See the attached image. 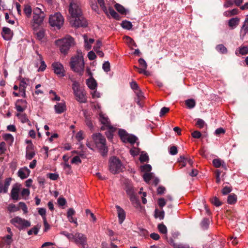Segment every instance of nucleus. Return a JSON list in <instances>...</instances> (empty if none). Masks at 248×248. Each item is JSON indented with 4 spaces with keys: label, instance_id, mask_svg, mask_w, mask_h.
I'll use <instances>...</instances> for the list:
<instances>
[{
    "label": "nucleus",
    "instance_id": "nucleus-1",
    "mask_svg": "<svg viewBox=\"0 0 248 248\" xmlns=\"http://www.w3.org/2000/svg\"><path fill=\"white\" fill-rule=\"evenodd\" d=\"M68 11L70 15L69 22L72 27L78 28L85 27L87 26V21L82 16V12L79 0H70Z\"/></svg>",
    "mask_w": 248,
    "mask_h": 248
},
{
    "label": "nucleus",
    "instance_id": "nucleus-2",
    "mask_svg": "<svg viewBox=\"0 0 248 248\" xmlns=\"http://www.w3.org/2000/svg\"><path fill=\"white\" fill-rule=\"evenodd\" d=\"M84 61L81 55H78L71 59L70 67L71 69L82 76L84 71Z\"/></svg>",
    "mask_w": 248,
    "mask_h": 248
},
{
    "label": "nucleus",
    "instance_id": "nucleus-3",
    "mask_svg": "<svg viewBox=\"0 0 248 248\" xmlns=\"http://www.w3.org/2000/svg\"><path fill=\"white\" fill-rule=\"evenodd\" d=\"M92 140L95 146L102 151V155H104L108 152L106 144V139L100 133H95L92 135Z\"/></svg>",
    "mask_w": 248,
    "mask_h": 248
},
{
    "label": "nucleus",
    "instance_id": "nucleus-4",
    "mask_svg": "<svg viewBox=\"0 0 248 248\" xmlns=\"http://www.w3.org/2000/svg\"><path fill=\"white\" fill-rule=\"evenodd\" d=\"M56 44L59 46L60 50L62 53L65 54L71 46L74 45V39L72 37L68 36L62 39L57 40Z\"/></svg>",
    "mask_w": 248,
    "mask_h": 248
},
{
    "label": "nucleus",
    "instance_id": "nucleus-5",
    "mask_svg": "<svg viewBox=\"0 0 248 248\" xmlns=\"http://www.w3.org/2000/svg\"><path fill=\"white\" fill-rule=\"evenodd\" d=\"M72 89L78 101L82 103L87 102L86 94L84 91L80 88L79 84L77 82H73Z\"/></svg>",
    "mask_w": 248,
    "mask_h": 248
},
{
    "label": "nucleus",
    "instance_id": "nucleus-6",
    "mask_svg": "<svg viewBox=\"0 0 248 248\" xmlns=\"http://www.w3.org/2000/svg\"><path fill=\"white\" fill-rule=\"evenodd\" d=\"M49 22L52 27L60 29L63 24L64 18L60 13H57L50 16Z\"/></svg>",
    "mask_w": 248,
    "mask_h": 248
},
{
    "label": "nucleus",
    "instance_id": "nucleus-7",
    "mask_svg": "<svg viewBox=\"0 0 248 248\" xmlns=\"http://www.w3.org/2000/svg\"><path fill=\"white\" fill-rule=\"evenodd\" d=\"M119 135L123 142H128L131 144L136 143L138 139L134 135L128 134L125 130L124 129H119Z\"/></svg>",
    "mask_w": 248,
    "mask_h": 248
},
{
    "label": "nucleus",
    "instance_id": "nucleus-8",
    "mask_svg": "<svg viewBox=\"0 0 248 248\" xmlns=\"http://www.w3.org/2000/svg\"><path fill=\"white\" fill-rule=\"evenodd\" d=\"M74 240L80 248H88L86 236L81 233L77 232L75 234Z\"/></svg>",
    "mask_w": 248,
    "mask_h": 248
},
{
    "label": "nucleus",
    "instance_id": "nucleus-9",
    "mask_svg": "<svg viewBox=\"0 0 248 248\" xmlns=\"http://www.w3.org/2000/svg\"><path fill=\"white\" fill-rule=\"evenodd\" d=\"M110 170H118L123 169V165L121 160L116 156L111 157L109 160Z\"/></svg>",
    "mask_w": 248,
    "mask_h": 248
},
{
    "label": "nucleus",
    "instance_id": "nucleus-10",
    "mask_svg": "<svg viewBox=\"0 0 248 248\" xmlns=\"http://www.w3.org/2000/svg\"><path fill=\"white\" fill-rule=\"evenodd\" d=\"M45 17V14H42L40 16H33L31 25L33 31H37L39 30V26L43 23Z\"/></svg>",
    "mask_w": 248,
    "mask_h": 248
},
{
    "label": "nucleus",
    "instance_id": "nucleus-11",
    "mask_svg": "<svg viewBox=\"0 0 248 248\" xmlns=\"http://www.w3.org/2000/svg\"><path fill=\"white\" fill-rule=\"evenodd\" d=\"M10 221L14 225H16V223H17L20 225V227H19L20 229H23L31 226V222L30 221L18 217L12 218Z\"/></svg>",
    "mask_w": 248,
    "mask_h": 248
},
{
    "label": "nucleus",
    "instance_id": "nucleus-12",
    "mask_svg": "<svg viewBox=\"0 0 248 248\" xmlns=\"http://www.w3.org/2000/svg\"><path fill=\"white\" fill-rule=\"evenodd\" d=\"M99 120L102 124L101 127V129L102 130H105L106 128L110 127L112 126L108 116L102 112H100L99 113Z\"/></svg>",
    "mask_w": 248,
    "mask_h": 248
},
{
    "label": "nucleus",
    "instance_id": "nucleus-13",
    "mask_svg": "<svg viewBox=\"0 0 248 248\" xmlns=\"http://www.w3.org/2000/svg\"><path fill=\"white\" fill-rule=\"evenodd\" d=\"M52 67L54 73L59 77L64 76V70L63 65L59 62H56L52 64Z\"/></svg>",
    "mask_w": 248,
    "mask_h": 248
},
{
    "label": "nucleus",
    "instance_id": "nucleus-14",
    "mask_svg": "<svg viewBox=\"0 0 248 248\" xmlns=\"http://www.w3.org/2000/svg\"><path fill=\"white\" fill-rule=\"evenodd\" d=\"M28 81H29V80L27 79L24 78L22 79L20 82L19 86V91L21 93V96L24 98L26 97V88L28 84Z\"/></svg>",
    "mask_w": 248,
    "mask_h": 248
},
{
    "label": "nucleus",
    "instance_id": "nucleus-15",
    "mask_svg": "<svg viewBox=\"0 0 248 248\" xmlns=\"http://www.w3.org/2000/svg\"><path fill=\"white\" fill-rule=\"evenodd\" d=\"M178 162L179 163V165L181 166V169H182L183 167H185L187 165L191 166L193 163L191 159L186 158L184 156H181L178 158Z\"/></svg>",
    "mask_w": 248,
    "mask_h": 248
},
{
    "label": "nucleus",
    "instance_id": "nucleus-16",
    "mask_svg": "<svg viewBox=\"0 0 248 248\" xmlns=\"http://www.w3.org/2000/svg\"><path fill=\"white\" fill-rule=\"evenodd\" d=\"M19 191L20 188L18 186H13L11 192V197L13 200L18 201L21 199L19 197Z\"/></svg>",
    "mask_w": 248,
    "mask_h": 248
},
{
    "label": "nucleus",
    "instance_id": "nucleus-17",
    "mask_svg": "<svg viewBox=\"0 0 248 248\" xmlns=\"http://www.w3.org/2000/svg\"><path fill=\"white\" fill-rule=\"evenodd\" d=\"M116 208L118 213L119 223L122 224L125 218V212L124 210L119 205H116Z\"/></svg>",
    "mask_w": 248,
    "mask_h": 248
},
{
    "label": "nucleus",
    "instance_id": "nucleus-18",
    "mask_svg": "<svg viewBox=\"0 0 248 248\" xmlns=\"http://www.w3.org/2000/svg\"><path fill=\"white\" fill-rule=\"evenodd\" d=\"M1 34L5 40H9L12 38L13 33L9 28L4 27L2 28Z\"/></svg>",
    "mask_w": 248,
    "mask_h": 248
},
{
    "label": "nucleus",
    "instance_id": "nucleus-19",
    "mask_svg": "<svg viewBox=\"0 0 248 248\" xmlns=\"http://www.w3.org/2000/svg\"><path fill=\"white\" fill-rule=\"evenodd\" d=\"M55 112L61 114L66 110V106L64 102L58 103L54 106Z\"/></svg>",
    "mask_w": 248,
    "mask_h": 248
},
{
    "label": "nucleus",
    "instance_id": "nucleus-20",
    "mask_svg": "<svg viewBox=\"0 0 248 248\" xmlns=\"http://www.w3.org/2000/svg\"><path fill=\"white\" fill-rule=\"evenodd\" d=\"M213 164L216 168H219L222 167V168L224 170H227V166L225 162L219 158L214 159L213 160Z\"/></svg>",
    "mask_w": 248,
    "mask_h": 248
},
{
    "label": "nucleus",
    "instance_id": "nucleus-21",
    "mask_svg": "<svg viewBox=\"0 0 248 248\" xmlns=\"http://www.w3.org/2000/svg\"><path fill=\"white\" fill-rule=\"evenodd\" d=\"M86 83L88 87L92 90H95L97 87L96 81L93 77L88 79Z\"/></svg>",
    "mask_w": 248,
    "mask_h": 248
},
{
    "label": "nucleus",
    "instance_id": "nucleus-22",
    "mask_svg": "<svg viewBox=\"0 0 248 248\" xmlns=\"http://www.w3.org/2000/svg\"><path fill=\"white\" fill-rule=\"evenodd\" d=\"M106 129H108V131L106 132V135L109 140H111L113 138V133L116 130V128L113 126H111L110 127L106 128Z\"/></svg>",
    "mask_w": 248,
    "mask_h": 248
},
{
    "label": "nucleus",
    "instance_id": "nucleus-23",
    "mask_svg": "<svg viewBox=\"0 0 248 248\" xmlns=\"http://www.w3.org/2000/svg\"><path fill=\"white\" fill-rule=\"evenodd\" d=\"M237 202V196L232 193L230 194L227 199V202L230 204H233Z\"/></svg>",
    "mask_w": 248,
    "mask_h": 248
},
{
    "label": "nucleus",
    "instance_id": "nucleus-24",
    "mask_svg": "<svg viewBox=\"0 0 248 248\" xmlns=\"http://www.w3.org/2000/svg\"><path fill=\"white\" fill-rule=\"evenodd\" d=\"M41 225L37 224V225L33 227L28 232V235H31L33 233L35 235L37 234L38 231L41 228Z\"/></svg>",
    "mask_w": 248,
    "mask_h": 248
},
{
    "label": "nucleus",
    "instance_id": "nucleus-25",
    "mask_svg": "<svg viewBox=\"0 0 248 248\" xmlns=\"http://www.w3.org/2000/svg\"><path fill=\"white\" fill-rule=\"evenodd\" d=\"M165 212L163 210L159 211L157 209H155V217H159L160 220H162L164 218Z\"/></svg>",
    "mask_w": 248,
    "mask_h": 248
},
{
    "label": "nucleus",
    "instance_id": "nucleus-26",
    "mask_svg": "<svg viewBox=\"0 0 248 248\" xmlns=\"http://www.w3.org/2000/svg\"><path fill=\"white\" fill-rule=\"evenodd\" d=\"M243 32V36L248 33V17L246 19L241 30V33Z\"/></svg>",
    "mask_w": 248,
    "mask_h": 248
},
{
    "label": "nucleus",
    "instance_id": "nucleus-27",
    "mask_svg": "<svg viewBox=\"0 0 248 248\" xmlns=\"http://www.w3.org/2000/svg\"><path fill=\"white\" fill-rule=\"evenodd\" d=\"M209 219L205 218L202 220L201 223V227L203 230H207L209 227Z\"/></svg>",
    "mask_w": 248,
    "mask_h": 248
},
{
    "label": "nucleus",
    "instance_id": "nucleus-28",
    "mask_svg": "<svg viewBox=\"0 0 248 248\" xmlns=\"http://www.w3.org/2000/svg\"><path fill=\"white\" fill-rule=\"evenodd\" d=\"M123 28L128 30H130L132 27V24L131 22L126 20L123 21L121 23Z\"/></svg>",
    "mask_w": 248,
    "mask_h": 248
},
{
    "label": "nucleus",
    "instance_id": "nucleus-29",
    "mask_svg": "<svg viewBox=\"0 0 248 248\" xmlns=\"http://www.w3.org/2000/svg\"><path fill=\"white\" fill-rule=\"evenodd\" d=\"M17 116L19 117L21 122L23 123H25L27 122L29 123V124L31 125L30 122L28 119L27 115L25 114H17Z\"/></svg>",
    "mask_w": 248,
    "mask_h": 248
},
{
    "label": "nucleus",
    "instance_id": "nucleus-30",
    "mask_svg": "<svg viewBox=\"0 0 248 248\" xmlns=\"http://www.w3.org/2000/svg\"><path fill=\"white\" fill-rule=\"evenodd\" d=\"M12 179L11 178H7L5 179L4 185L3 186V193H7L8 189V187L9 185H10V183L11 182Z\"/></svg>",
    "mask_w": 248,
    "mask_h": 248
},
{
    "label": "nucleus",
    "instance_id": "nucleus-31",
    "mask_svg": "<svg viewBox=\"0 0 248 248\" xmlns=\"http://www.w3.org/2000/svg\"><path fill=\"white\" fill-rule=\"evenodd\" d=\"M32 12L31 7L29 5H25L24 8V13L28 17H30Z\"/></svg>",
    "mask_w": 248,
    "mask_h": 248
},
{
    "label": "nucleus",
    "instance_id": "nucleus-32",
    "mask_svg": "<svg viewBox=\"0 0 248 248\" xmlns=\"http://www.w3.org/2000/svg\"><path fill=\"white\" fill-rule=\"evenodd\" d=\"M98 3L100 6V7L101 8V9L103 10L104 12L107 15H108V12L107 10V7L105 5V2L104 0H97Z\"/></svg>",
    "mask_w": 248,
    "mask_h": 248
},
{
    "label": "nucleus",
    "instance_id": "nucleus-33",
    "mask_svg": "<svg viewBox=\"0 0 248 248\" xmlns=\"http://www.w3.org/2000/svg\"><path fill=\"white\" fill-rule=\"evenodd\" d=\"M216 48L217 51L221 53L225 54L227 52V49L226 47L222 44L218 45L217 46Z\"/></svg>",
    "mask_w": 248,
    "mask_h": 248
},
{
    "label": "nucleus",
    "instance_id": "nucleus-34",
    "mask_svg": "<svg viewBox=\"0 0 248 248\" xmlns=\"http://www.w3.org/2000/svg\"><path fill=\"white\" fill-rule=\"evenodd\" d=\"M210 201L213 204L217 207L219 206L222 204V202L217 197H213L211 199Z\"/></svg>",
    "mask_w": 248,
    "mask_h": 248
},
{
    "label": "nucleus",
    "instance_id": "nucleus-35",
    "mask_svg": "<svg viewBox=\"0 0 248 248\" xmlns=\"http://www.w3.org/2000/svg\"><path fill=\"white\" fill-rule=\"evenodd\" d=\"M186 105L189 108H192L195 106L196 103L194 99H190L186 101Z\"/></svg>",
    "mask_w": 248,
    "mask_h": 248
},
{
    "label": "nucleus",
    "instance_id": "nucleus-36",
    "mask_svg": "<svg viewBox=\"0 0 248 248\" xmlns=\"http://www.w3.org/2000/svg\"><path fill=\"white\" fill-rule=\"evenodd\" d=\"M115 8L117 10V11L120 13L121 14H126V10L122 5H120V4L116 3L115 5Z\"/></svg>",
    "mask_w": 248,
    "mask_h": 248
},
{
    "label": "nucleus",
    "instance_id": "nucleus-37",
    "mask_svg": "<svg viewBox=\"0 0 248 248\" xmlns=\"http://www.w3.org/2000/svg\"><path fill=\"white\" fill-rule=\"evenodd\" d=\"M34 33L36 35L37 38L40 40H41L44 37L45 32L43 30H40L38 31H34Z\"/></svg>",
    "mask_w": 248,
    "mask_h": 248
},
{
    "label": "nucleus",
    "instance_id": "nucleus-38",
    "mask_svg": "<svg viewBox=\"0 0 248 248\" xmlns=\"http://www.w3.org/2000/svg\"><path fill=\"white\" fill-rule=\"evenodd\" d=\"M108 11L110 15L114 18L116 19H119L120 16L119 14L114 11V10L112 8L109 7L108 8Z\"/></svg>",
    "mask_w": 248,
    "mask_h": 248
},
{
    "label": "nucleus",
    "instance_id": "nucleus-39",
    "mask_svg": "<svg viewBox=\"0 0 248 248\" xmlns=\"http://www.w3.org/2000/svg\"><path fill=\"white\" fill-rule=\"evenodd\" d=\"M126 43L130 46H134L137 47V46L134 41L129 36H125V37Z\"/></svg>",
    "mask_w": 248,
    "mask_h": 248
},
{
    "label": "nucleus",
    "instance_id": "nucleus-40",
    "mask_svg": "<svg viewBox=\"0 0 248 248\" xmlns=\"http://www.w3.org/2000/svg\"><path fill=\"white\" fill-rule=\"evenodd\" d=\"M158 229L159 232L165 234L167 232V227L163 223L159 224L158 225Z\"/></svg>",
    "mask_w": 248,
    "mask_h": 248
},
{
    "label": "nucleus",
    "instance_id": "nucleus-41",
    "mask_svg": "<svg viewBox=\"0 0 248 248\" xmlns=\"http://www.w3.org/2000/svg\"><path fill=\"white\" fill-rule=\"evenodd\" d=\"M239 20L237 18H231L229 21V25L231 27H233L236 26V25L238 24V22Z\"/></svg>",
    "mask_w": 248,
    "mask_h": 248
},
{
    "label": "nucleus",
    "instance_id": "nucleus-42",
    "mask_svg": "<svg viewBox=\"0 0 248 248\" xmlns=\"http://www.w3.org/2000/svg\"><path fill=\"white\" fill-rule=\"evenodd\" d=\"M93 175L96 176L97 177H98V179L100 180H105L108 178V175H104L99 172H95V173H93Z\"/></svg>",
    "mask_w": 248,
    "mask_h": 248
},
{
    "label": "nucleus",
    "instance_id": "nucleus-43",
    "mask_svg": "<svg viewBox=\"0 0 248 248\" xmlns=\"http://www.w3.org/2000/svg\"><path fill=\"white\" fill-rule=\"evenodd\" d=\"M30 171H18V176L22 179L27 178L30 175Z\"/></svg>",
    "mask_w": 248,
    "mask_h": 248
},
{
    "label": "nucleus",
    "instance_id": "nucleus-44",
    "mask_svg": "<svg viewBox=\"0 0 248 248\" xmlns=\"http://www.w3.org/2000/svg\"><path fill=\"white\" fill-rule=\"evenodd\" d=\"M83 38L85 42V47L88 50L91 48L92 44L88 42V37L86 35L83 36Z\"/></svg>",
    "mask_w": 248,
    "mask_h": 248
},
{
    "label": "nucleus",
    "instance_id": "nucleus-45",
    "mask_svg": "<svg viewBox=\"0 0 248 248\" xmlns=\"http://www.w3.org/2000/svg\"><path fill=\"white\" fill-rule=\"evenodd\" d=\"M38 56L39 57V59L41 61V65L39 67V70L41 71H43L46 68V64H45V62L43 61L42 56L39 54H38Z\"/></svg>",
    "mask_w": 248,
    "mask_h": 248
},
{
    "label": "nucleus",
    "instance_id": "nucleus-46",
    "mask_svg": "<svg viewBox=\"0 0 248 248\" xmlns=\"http://www.w3.org/2000/svg\"><path fill=\"white\" fill-rule=\"evenodd\" d=\"M8 210L10 212H16V211H17L19 210V208H18V207H16L14 204H10L8 205Z\"/></svg>",
    "mask_w": 248,
    "mask_h": 248
},
{
    "label": "nucleus",
    "instance_id": "nucleus-47",
    "mask_svg": "<svg viewBox=\"0 0 248 248\" xmlns=\"http://www.w3.org/2000/svg\"><path fill=\"white\" fill-rule=\"evenodd\" d=\"M239 53L245 55L248 53V47L247 46H243L239 48Z\"/></svg>",
    "mask_w": 248,
    "mask_h": 248
},
{
    "label": "nucleus",
    "instance_id": "nucleus-48",
    "mask_svg": "<svg viewBox=\"0 0 248 248\" xmlns=\"http://www.w3.org/2000/svg\"><path fill=\"white\" fill-rule=\"evenodd\" d=\"M232 190V186H224L222 189L221 192L223 195H227L230 193Z\"/></svg>",
    "mask_w": 248,
    "mask_h": 248
},
{
    "label": "nucleus",
    "instance_id": "nucleus-49",
    "mask_svg": "<svg viewBox=\"0 0 248 248\" xmlns=\"http://www.w3.org/2000/svg\"><path fill=\"white\" fill-rule=\"evenodd\" d=\"M125 190L128 196L134 194L133 187L130 185H126L125 186Z\"/></svg>",
    "mask_w": 248,
    "mask_h": 248
},
{
    "label": "nucleus",
    "instance_id": "nucleus-50",
    "mask_svg": "<svg viewBox=\"0 0 248 248\" xmlns=\"http://www.w3.org/2000/svg\"><path fill=\"white\" fill-rule=\"evenodd\" d=\"M103 69L106 72H108L110 71V63L108 61L105 62L103 64Z\"/></svg>",
    "mask_w": 248,
    "mask_h": 248
},
{
    "label": "nucleus",
    "instance_id": "nucleus-51",
    "mask_svg": "<svg viewBox=\"0 0 248 248\" xmlns=\"http://www.w3.org/2000/svg\"><path fill=\"white\" fill-rule=\"evenodd\" d=\"M18 205H19V206L18 207V208H19V209H21L23 210V211L24 212V213H27L28 208H27V207L26 204L24 202H20L19 203Z\"/></svg>",
    "mask_w": 248,
    "mask_h": 248
},
{
    "label": "nucleus",
    "instance_id": "nucleus-52",
    "mask_svg": "<svg viewBox=\"0 0 248 248\" xmlns=\"http://www.w3.org/2000/svg\"><path fill=\"white\" fill-rule=\"evenodd\" d=\"M86 214L87 216H90V217L92 218V221L93 222H94L96 221V217L94 216V214L91 212V210L89 209H86Z\"/></svg>",
    "mask_w": 248,
    "mask_h": 248
},
{
    "label": "nucleus",
    "instance_id": "nucleus-53",
    "mask_svg": "<svg viewBox=\"0 0 248 248\" xmlns=\"http://www.w3.org/2000/svg\"><path fill=\"white\" fill-rule=\"evenodd\" d=\"M61 234L65 236L69 240H72L74 239L75 235L72 233H69L66 231H63L61 232Z\"/></svg>",
    "mask_w": 248,
    "mask_h": 248
},
{
    "label": "nucleus",
    "instance_id": "nucleus-54",
    "mask_svg": "<svg viewBox=\"0 0 248 248\" xmlns=\"http://www.w3.org/2000/svg\"><path fill=\"white\" fill-rule=\"evenodd\" d=\"M169 153L171 155H175L178 153V149L176 146H173L170 147Z\"/></svg>",
    "mask_w": 248,
    "mask_h": 248
},
{
    "label": "nucleus",
    "instance_id": "nucleus-55",
    "mask_svg": "<svg viewBox=\"0 0 248 248\" xmlns=\"http://www.w3.org/2000/svg\"><path fill=\"white\" fill-rule=\"evenodd\" d=\"M47 176L52 180H56L59 178V174L57 173H49L47 174Z\"/></svg>",
    "mask_w": 248,
    "mask_h": 248
},
{
    "label": "nucleus",
    "instance_id": "nucleus-56",
    "mask_svg": "<svg viewBox=\"0 0 248 248\" xmlns=\"http://www.w3.org/2000/svg\"><path fill=\"white\" fill-rule=\"evenodd\" d=\"M152 174L151 173H145L144 174V175L143 176L144 180L146 183H149V181L151 180V179L152 178Z\"/></svg>",
    "mask_w": 248,
    "mask_h": 248
},
{
    "label": "nucleus",
    "instance_id": "nucleus-57",
    "mask_svg": "<svg viewBox=\"0 0 248 248\" xmlns=\"http://www.w3.org/2000/svg\"><path fill=\"white\" fill-rule=\"evenodd\" d=\"M170 110L169 108L167 107H163L159 112V116L160 117H162L164 116L165 114H166L167 113H168Z\"/></svg>",
    "mask_w": 248,
    "mask_h": 248
},
{
    "label": "nucleus",
    "instance_id": "nucleus-58",
    "mask_svg": "<svg viewBox=\"0 0 248 248\" xmlns=\"http://www.w3.org/2000/svg\"><path fill=\"white\" fill-rule=\"evenodd\" d=\"M140 162H146L149 160V156L148 155L145 154H142L140 157Z\"/></svg>",
    "mask_w": 248,
    "mask_h": 248
},
{
    "label": "nucleus",
    "instance_id": "nucleus-59",
    "mask_svg": "<svg viewBox=\"0 0 248 248\" xmlns=\"http://www.w3.org/2000/svg\"><path fill=\"white\" fill-rule=\"evenodd\" d=\"M42 14H44V13L42 11L40 8L36 7L33 10V16H40Z\"/></svg>",
    "mask_w": 248,
    "mask_h": 248
},
{
    "label": "nucleus",
    "instance_id": "nucleus-60",
    "mask_svg": "<svg viewBox=\"0 0 248 248\" xmlns=\"http://www.w3.org/2000/svg\"><path fill=\"white\" fill-rule=\"evenodd\" d=\"M4 140L6 141L12 142L14 140V138L10 134H6L3 137Z\"/></svg>",
    "mask_w": 248,
    "mask_h": 248
},
{
    "label": "nucleus",
    "instance_id": "nucleus-61",
    "mask_svg": "<svg viewBox=\"0 0 248 248\" xmlns=\"http://www.w3.org/2000/svg\"><path fill=\"white\" fill-rule=\"evenodd\" d=\"M139 62L141 67L144 68V69H147V64L143 59L140 58L139 60Z\"/></svg>",
    "mask_w": 248,
    "mask_h": 248
},
{
    "label": "nucleus",
    "instance_id": "nucleus-62",
    "mask_svg": "<svg viewBox=\"0 0 248 248\" xmlns=\"http://www.w3.org/2000/svg\"><path fill=\"white\" fill-rule=\"evenodd\" d=\"M43 222L45 226L44 232H47L50 229V225L47 223L46 217H43Z\"/></svg>",
    "mask_w": 248,
    "mask_h": 248
},
{
    "label": "nucleus",
    "instance_id": "nucleus-63",
    "mask_svg": "<svg viewBox=\"0 0 248 248\" xmlns=\"http://www.w3.org/2000/svg\"><path fill=\"white\" fill-rule=\"evenodd\" d=\"M220 242L219 241H214L210 246V248H221V246L220 245Z\"/></svg>",
    "mask_w": 248,
    "mask_h": 248
},
{
    "label": "nucleus",
    "instance_id": "nucleus-64",
    "mask_svg": "<svg viewBox=\"0 0 248 248\" xmlns=\"http://www.w3.org/2000/svg\"><path fill=\"white\" fill-rule=\"evenodd\" d=\"M205 124L204 121L201 119H198L197 120V123H196V125L198 126L199 128H202L203 127L204 125Z\"/></svg>",
    "mask_w": 248,
    "mask_h": 248
}]
</instances>
